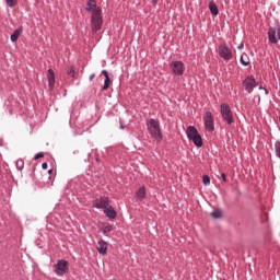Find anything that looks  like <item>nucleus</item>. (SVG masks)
Returning <instances> with one entry per match:
<instances>
[{
	"label": "nucleus",
	"instance_id": "obj_2",
	"mask_svg": "<svg viewBox=\"0 0 280 280\" xmlns=\"http://www.w3.org/2000/svg\"><path fill=\"white\" fill-rule=\"evenodd\" d=\"M91 25H92V31L94 33L100 32V30H102V25H104V18L102 16V9H96L92 12Z\"/></svg>",
	"mask_w": 280,
	"mask_h": 280
},
{
	"label": "nucleus",
	"instance_id": "obj_8",
	"mask_svg": "<svg viewBox=\"0 0 280 280\" xmlns=\"http://www.w3.org/2000/svg\"><path fill=\"white\" fill-rule=\"evenodd\" d=\"M171 69L174 75H183L185 73V63L183 61L171 62Z\"/></svg>",
	"mask_w": 280,
	"mask_h": 280
},
{
	"label": "nucleus",
	"instance_id": "obj_31",
	"mask_svg": "<svg viewBox=\"0 0 280 280\" xmlns=\"http://www.w3.org/2000/svg\"><path fill=\"white\" fill-rule=\"evenodd\" d=\"M238 49H244V44H240Z\"/></svg>",
	"mask_w": 280,
	"mask_h": 280
},
{
	"label": "nucleus",
	"instance_id": "obj_7",
	"mask_svg": "<svg viewBox=\"0 0 280 280\" xmlns=\"http://www.w3.org/2000/svg\"><path fill=\"white\" fill-rule=\"evenodd\" d=\"M219 56L223 58V60H231V58H233V51L226 44H222L219 46Z\"/></svg>",
	"mask_w": 280,
	"mask_h": 280
},
{
	"label": "nucleus",
	"instance_id": "obj_19",
	"mask_svg": "<svg viewBox=\"0 0 280 280\" xmlns=\"http://www.w3.org/2000/svg\"><path fill=\"white\" fill-rule=\"evenodd\" d=\"M136 198L138 200H145V186L139 188V190L136 192Z\"/></svg>",
	"mask_w": 280,
	"mask_h": 280
},
{
	"label": "nucleus",
	"instance_id": "obj_27",
	"mask_svg": "<svg viewBox=\"0 0 280 280\" xmlns=\"http://www.w3.org/2000/svg\"><path fill=\"white\" fill-rule=\"evenodd\" d=\"M43 156H45L44 153H37V154L35 155V161H38V159H43Z\"/></svg>",
	"mask_w": 280,
	"mask_h": 280
},
{
	"label": "nucleus",
	"instance_id": "obj_14",
	"mask_svg": "<svg viewBox=\"0 0 280 280\" xmlns=\"http://www.w3.org/2000/svg\"><path fill=\"white\" fill-rule=\"evenodd\" d=\"M104 213L107 218H109V220H115L117 218V212L110 206L104 209Z\"/></svg>",
	"mask_w": 280,
	"mask_h": 280
},
{
	"label": "nucleus",
	"instance_id": "obj_20",
	"mask_svg": "<svg viewBox=\"0 0 280 280\" xmlns=\"http://www.w3.org/2000/svg\"><path fill=\"white\" fill-rule=\"evenodd\" d=\"M241 62L244 67H248L250 65V58H248V55L241 56Z\"/></svg>",
	"mask_w": 280,
	"mask_h": 280
},
{
	"label": "nucleus",
	"instance_id": "obj_28",
	"mask_svg": "<svg viewBox=\"0 0 280 280\" xmlns=\"http://www.w3.org/2000/svg\"><path fill=\"white\" fill-rule=\"evenodd\" d=\"M221 178H222L223 183H226V174L222 173Z\"/></svg>",
	"mask_w": 280,
	"mask_h": 280
},
{
	"label": "nucleus",
	"instance_id": "obj_22",
	"mask_svg": "<svg viewBox=\"0 0 280 280\" xmlns=\"http://www.w3.org/2000/svg\"><path fill=\"white\" fill-rule=\"evenodd\" d=\"M8 8H16L19 0H5Z\"/></svg>",
	"mask_w": 280,
	"mask_h": 280
},
{
	"label": "nucleus",
	"instance_id": "obj_16",
	"mask_svg": "<svg viewBox=\"0 0 280 280\" xmlns=\"http://www.w3.org/2000/svg\"><path fill=\"white\" fill-rule=\"evenodd\" d=\"M86 5V10H90L92 13L95 12V10H101L100 8H97V2H95V0H89Z\"/></svg>",
	"mask_w": 280,
	"mask_h": 280
},
{
	"label": "nucleus",
	"instance_id": "obj_17",
	"mask_svg": "<svg viewBox=\"0 0 280 280\" xmlns=\"http://www.w3.org/2000/svg\"><path fill=\"white\" fill-rule=\"evenodd\" d=\"M209 10L211 14H213V16H218V14H220V11L218 10V5L213 1L209 2Z\"/></svg>",
	"mask_w": 280,
	"mask_h": 280
},
{
	"label": "nucleus",
	"instance_id": "obj_1",
	"mask_svg": "<svg viewBox=\"0 0 280 280\" xmlns=\"http://www.w3.org/2000/svg\"><path fill=\"white\" fill-rule=\"evenodd\" d=\"M147 129L154 141L161 143L163 141V132L161 131V124L159 120L151 118L147 121Z\"/></svg>",
	"mask_w": 280,
	"mask_h": 280
},
{
	"label": "nucleus",
	"instance_id": "obj_23",
	"mask_svg": "<svg viewBox=\"0 0 280 280\" xmlns=\"http://www.w3.org/2000/svg\"><path fill=\"white\" fill-rule=\"evenodd\" d=\"M67 73L68 75H70L71 78H75V68L70 67L67 69Z\"/></svg>",
	"mask_w": 280,
	"mask_h": 280
},
{
	"label": "nucleus",
	"instance_id": "obj_6",
	"mask_svg": "<svg viewBox=\"0 0 280 280\" xmlns=\"http://www.w3.org/2000/svg\"><path fill=\"white\" fill-rule=\"evenodd\" d=\"M203 121H205V128L208 132H213V130H215L213 114H211V112L205 113Z\"/></svg>",
	"mask_w": 280,
	"mask_h": 280
},
{
	"label": "nucleus",
	"instance_id": "obj_3",
	"mask_svg": "<svg viewBox=\"0 0 280 280\" xmlns=\"http://www.w3.org/2000/svg\"><path fill=\"white\" fill-rule=\"evenodd\" d=\"M186 135L189 141H192L197 148H202V137L198 133V129L194 126H189L186 130Z\"/></svg>",
	"mask_w": 280,
	"mask_h": 280
},
{
	"label": "nucleus",
	"instance_id": "obj_13",
	"mask_svg": "<svg viewBox=\"0 0 280 280\" xmlns=\"http://www.w3.org/2000/svg\"><path fill=\"white\" fill-rule=\"evenodd\" d=\"M96 249L100 253V255H106L108 250V243L101 238L97 243Z\"/></svg>",
	"mask_w": 280,
	"mask_h": 280
},
{
	"label": "nucleus",
	"instance_id": "obj_10",
	"mask_svg": "<svg viewBox=\"0 0 280 280\" xmlns=\"http://www.w3.org/2000/svg\"><path fill=\"white\" fill-rule=\"evenodd\" d=\"M257 86V81L253 77H247L243 81V89L247 91V93H253V90Z\"/></svg>",
	"mask_w": 280,
	"mask_h": 280
},
{
	"label": "nucleus",
	"instance_id": "obj_9",
	"mask_svg": "<svg viewBox=\"0 0 280 280\" xmlns=\"http://www.w3.org/2000/svg\"><path fill=\"white\" fill-rule=\"evenodd\" d=\"M93 207L105 210L110 207V201L108 200V197H100L93 201Z\"/></svg>",
	"mask_w": 280,
	"mask_h": 280
},
{
	"label": "nucleus",
	"instance_id": "obj_11",
	"mask_svg": "<svg viewBox=\"0 0 280 280\" xmlns=\"http://www.w3.org/2000/svg\"><path fill=\"white\" fill-rule=\"evenodd\" d=\"M269 40L272 44H277L280 40V28L271 27L268 32Z\"/></svg>",
	"mask_w": 280,
	"mask_h": 280
},
{
	"label": "nucleus",
	"instance_id": "obj_35",
	"mask_svg": "<svg viewBox=\"0 0 280 280\" xmlns=\"http://www.w3.org/2000/svg\"><path fill=\"white\" fill-rule=\"evenodd\" d=\"M264 91H265L266 95H268V90L264 89Z\"/></svg>",
	"mask_w": 280,
	"mask_h": 280
},
{
	"label": "nucleus",
	"instance_id": "obj_29",
	"mask_svg": "<svg viewBox=\"0 0 280 280\" xmlns=\"http://www.w3.org/2000/svg\"><path fill=\"white\" fill-rule=\"evenodd\" d=\"M42 167H43V170H47L48 164H47V163H43V164H42Z\"/></svg>",
	"mask_w": 280,
	"mask_h": 280
},
{
	"label": "nucleus",
	"instance_id": "obj_24",
	"mask_svg": "<svg viewBox=\"0 0 280 280\" xmlns=\"http://www.w3.org/2000/svg\"><path fill=\"white\" fill-rule=\"evenodd\" d=\"M110 231H113V225H110V224H105L104 226H103V233H110Z\"/></svg>",
	"mask_w": 280,
	"mask_h": 280
},
{
	"label": "nucleus",
	"instance_id": "obj_21",
	"mask_svg": "<svg viewBox=\"0 0 280 280\" xmlns=\"http://www.w3.org/2000/svg\"><path fill=\"white\" fill-rule=\"evenodd\" d=\"M211 218L214 220H220V218H222V210H214L211 212Z\"/></svg>",
	"mask_w": 280,
	"mask_h": 280
},
{
	"label": "nucleus",
	"instance_id": "obj_25",
	"mask_svg": "<svg viewBox=\"0 0 280 280\" xmlns=\"http://www.w3.org/2000/svg\"><path fill=\"white\" fill-rule=\"evenodd\" d=\"M275 150H276V156H278V159H280V142H276L275 144Z\"/></svg>",
	"mask_w": 280,
	"mask_h": 280
},
{
	"label": "nucleus",
	"instance_id": "obj_5",
	"mask_svg": "<svg viewBox=\"0 0 280 280\" xmlns=\"http://www.w3.org/2000/svg\"><path fill=\"white\" fill-rule=\"evenodd\" d=\"M221 115H222L223 121H225L228 126H231V124H233L234 118H233V112L231 110V106H229L225 103L221 104Z\"/></svg>",
	"mask_w": 280,
	"mask_h": 280
},
{
	"label": "nucleus",
	"instance_id": "obj_12",
	"mask_svg": "<svg viewBox=\"0 0 280 280\" xmlns=\"http://www.w3.org/2000/svg\"><path fill=\"white\" fill-rule=\"evenodd\" d=\"M46 78L48 80V89L54 91V86H56V74L51 69H48Z\"/></svg>",
	"mask_w": 280,
	"mask_h": 280
},
{
	"label": "nucleus",
	"instance_id": "obj_34",
	"mask_svg": "<svg viewBox=\"0 0 280 280\" xmlns=\"http://www.w3.org/2000/svg\"><path fill=\"white\" fill-rule=\"evenodd\" d=\"M52 173H54V170H49V171H48V174H52Z\"/></svg>",
	"mask_w": 280,
	"mask_h": 280
},
{
	"label": "nucleus",
	"instance_id": "obj_15",
	"mask_svg": "<svg viewBox=\"0 0 280 280\" xmlns=\"http://www.w3.org/2000/svg\"><path fill=\"white\" fill-rule=\"evenodd\" d=\"M102 73L105 77L103 91H106L110 86V77L108 75V71H106V70H103Z\"/></svg>",
	"mask_w": 280,
	"mask_h": 280
},
{
	"label": "nucleus",
	"instance_id": "obj_33",
	"mask_svg": "<svg viewBox=\"0 0 280 280\" xmlns=\"http://www.w3.org/2000/svg\"><path fill=\"white\" fill-rule=\"evenodd\" d=\"M152 3H159V0H152Z\"/></svg>",
	"mask_w": 280,
	"mask_h": 280
},
{
	"label": "nucleus",
	"instance_id": "obj_18",
	"mask_svg": "<svg viewBox=\"0 0 280 280\" xmlns=\"http://www.w3.org/2000/svg\"><path fill=\"white\" fill-rule=\"evenodd\" d=\"M23 34V27H19L16 28L13 34L11 35V40L12 43H16V40H19V36Z\"/></svg>",
	"mask_w": 280,
	"mask_h": 280
},
{
	"label": "nucleus",
	"instance_id": "obj_30",
	"mask_svg": "<svg viewBox=\"0 0 280 280\" xmlns=\"http://www.w3.org/2000/svg\"><path fill=\"white\" fill-rule=\"evenodd\" d=\"M95 79V74L90 75V81H93Z\"/></svg>",
	"mask_w": 280,
	"mask_h": 280
},
{
	"label": "nucleus",
	"instance_id": "obj_32",
	"mask_svg": "<svg viewBox=\"0 0 280 280\" xmlns=\"http://www.w3.org/2000/svg\"><path fill=\"white\" fill-rule=\"evenodd\" d=\"M255 100H258V102L261 101V98L259 96H255Z\"/></svg>",
	"mask_w": 280,
	"mask_h": 280
},
{
	"label": "nucleus",
	"instance_id": "obj_26",
	"mask_svg": "<svg viewBox=\"0 0 280 280\" xmlns=\"http://www.w3.org/2000/svg\"><path fill=\"white\" fill-rule=\"evenodd\" d=\"M202 183L203 185H209L211 183V178H209V175H203Z\"/></svg>",
	"mask_w": 280,
	"mask_h": 280
},
{
	"label": "nucleus",
	"instance_id": "obj_4",
	"mask_svg": "<svg viewBox=\"0 0 280 280\" xmlns=\"http://www.w3.org/2000/svg\"><path fill=\"white\" fill-rule=\"evenodd\" d=\"M54 272L57 277H65L69 272V261L60 259L54 265Z\"/></svg>",
	"mask_w": 280,
	"mask_h": 280
}]
</instances>
